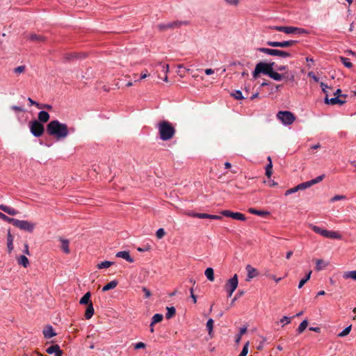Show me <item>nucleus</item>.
Masks as SVG:
<instances>
[{
	"label": "nucleus",
	"instance_id": "51",
	"mask_svg": "<svg viewBox=\"0 0 356 356\" xmlns=\"http://www.w3.org/2000/svg\"><path fill=\"white\" fill-rule=\"evenodd\" d=\"M291 321V318L288 317V316H283L280 319V323H282V326L290 323Z\"/></svg>",
	"mask_w": 356,
	"mask_h": 356
},
{
	"label": "nucleus",
	"instance_id": "31",
	"mask_svg": "<svg viewBox=\"0 0 356 356\" xmlns=\"http://www.w3.org/2000/svg\"><path fill=\"white\" fill-rule=\"evenodd\" d=\"M327 264H325L322 259H317L316 261V270L317 271H320L323 270L325 266H327Z\"/></svg>",
	"mask_w": 356,
	"mask_h": 356
},
{
	"label": "nucleus",
	"instance_id": "63",
	"mask_svg": "<svg viewBox=\"0 0 356 356\" xmlns=\"http://www.w3.org/2000/svg\"><path fill=\"white\" fill-rule=\"evenodd\" d=\"M268 160L269 161V163L266 165V170H272L273 165H272V161H271V159L270 156L268 157Z\"/></svg>",
	"mask_w": 356,
	"mask_h": 356
},
{
	"label": "nucleus",
	"instance_id": "59",
	"mask_svg": "<svg viewBox=\"0 0 356 356\" xmlns=\"http://www.w3.org/2000/svg\"><path fill=\"white\" fill-rule=\"evenodd\" d=\"M308 76L311 77L314 81L318 82L319 79L315 75V74L312 72L308 73Z\"/></svg>",
	"mask_w": 356,
	"mask_h": 356
},
{
	"label": "nucleus",
	"instance_id": "56",
	"mask_svg": "<svg viewBox=\"0 0 356 356\" xmlns=\"http://www.w3.org/2000/svg\"><path fill=\"white\" fill-rule=\"evenodd\" d=\"M28 101L29 102L31 105H35L38 108H42V106L38 102L33 101L31 98L29 97Z\"/></svg>",
	"mask_w": 356,
	"mask_h": 356
},
{
	"label": "nucleus",
	"instance_id": "58",
	"mask_svg": "<svg viewBox=\"0 0 356 356\" xmlns=\"http://www.w3.org/2000/svg\"><path fill=\"white\" fill-rule=\"evenodd\" d=\"M185 214L188 216L198 218V215H200V213H195L193 211H186L185 212Z\"/></svg>",
	"mask_w": 356,
	"mask_h": 356
},
{
	"label": "nucleus",
	"instance_id": "55",
	"mask_svg": "<svg viewBox=\"0 0 356 356\" xmlns=\"http://www.w3.org/2000/svg\"><path fill=\"white\" fill-rule=\"evenodd\" d=\"M320 86L321 87V89H322L323 92L324 93H325V95H327V89L329 88V86L327 85H326L325 83H324L323 82H321L320 83Z\"/></svg>",
	"mask_w": 356,
	"mask_h": 356
},
{
	"label": "nucleus",
	"instance_id": "30",
	"mask_svg": "<svg viewBox=\"0 0 356 356\" xmlns=\"http://www.w3.org/2000/svg\"><path fill=\"white\" fill-rule=\"evenodd\" d=\"M163 315L161 314H156L152 316L150 327H152L155 323H159L163 320Z\"/></svg>",
	"mask_w": 356,
	"mask_h": 356
},
{
	"label": "nucleus",
	"instance_id": "5",
	"mask_svg": "<svg viewBox=\"0 0 356 356\" xmlns=\"http://www.w3.org/2000/svg\"><path fill=\"white\" fill-rule=\"evenodd\" d=\"M13 225L16 227L28 232H33L35 227V223L27 220H18L16 218H15Z\"/></svg>",
	"mask_w": 356,
	"mask_h": 356
},
{
	"label": "nucleus",
	"instance_id": "42",
	"mask_svg": "<svg viewBox=\"0 0 356 356\" xmlns=\"http://www.w3.org/2000/svg\"><path fill=\"white\" fill-rule=\"evenodd\" d=\"M351 330V325H349L346 327L342 332L339 333L338 337H343L348 335Z\"/></svg>",
	"mask_w": 356,
	"mask_h": 356
},
{
	"label": "nucleus",
	"instance_id": "34",
	"mask_svg": "<svg viewBox=\"0 0 356 356\" xmlns=\"http://www.w3.org/2000/svg\"><path fill=\"white\" fill-rule=\"evenodd\" d=\"M176 310L174 307H167L165 317L167 319L171 318L175 314Z\"/></svg>",
	"mask_w": 356,
	"mask_h": 356
},
{
	"label": "nucleus",
	"instance_id": "57",
	"mask_svg": "<svg viewBox=\"0 0 356 356\" xmlns=\"http://www.w3.org/2000/svg\"><path fill=\"white\" fill-rule=\"evenodd\" d=\"M142 290L145 293V297L146 298H148L151 296V292L146 287H143Z\"/></svg>",
	"mask_w": 356,
	"mask_h": 356
},
{
	"label": "nucleus",
	"instance_id": "46",
	"mask_svg": "<svg viewBox=\"0 0 356 356\" xmlns=\"http://www.w3.org/2000/svg\"><path fill=\"white\" fill-rule=\"evenodd\" d=\"M248 211L252 214H254V215H257V216H263L265 213L264 211H263L257 210L253 208L249 209Z\"/></svg>",
	"mask_w": 356,
	"mask_h": 356
},
{
	"label": "nucleus",
	"instance_id": "3",
	"mask_svg": "<svg viewBox=\"0 0 356 356\" xmlns=\"http://www.w3.org/2000/svg\"><path fill=\"white\" fill-rule=\"evenodd\" d=\"M309 227L316 234H318L323 236L325 238H331V239H341V235L335 231H329L325 229H323L318 226L314 225L313 224H309Z\"/></svg>",
	"mask_w": 356,
	"mask_h": 356
},
{
	"label": "nucleus",
	"instance_id": "28",
	"mask_svg": "<svg viewBox=\"0 0 356 356\" xmlns=\"http://www.w3.org/2000/svg\"><path fill=\"white\" fill-rule=\"evenodd\" d=\"M60 242L62 250L66 254L70 253L69 241L67 239H60Z\"/></svg>",
	"mask_w": 356,
	"mask_h": 356
},
{
	"label": "nucleus",
	"instance_id": "9",
	"mask_svg": "<svg viewBox=\"0 0 356 356\" xmlns=\"http://www.w3.org/2000/svg\"><path fill=\"white\" fill-rule=\"evenodd\" d=\"M269 77L277 81H281L282 79H288L291 81H293L294 74L293 72L289 73L287 72L283 74H280L273 70Z\"/></svg>",
	"mask_w": 356,
	"mask_h": 356
},
{
	"label": "nucleus",
	"instance_id": "41",
	"mask_svg": "<svg viewBox=\"0 0 356 356\" xmlns=\"http://www.w3.org/2000/svg\"><path fill=\"white\" fill-rule=\"evenodd\" d=\"M313 185L310 180L298 184L299 190H304L311 187Z\"/></svg>",
	"mask_w": 356,
	"mask_h": 356
},
{
	"label": "nucleus",
	"instance_id": "21",
	"mask_svg": "<svg viewBox=\"0 0 356 356\" xmlns=\"http://www.w3.org/2000/svg\"><path fill=\"white\" fill-rule=\"evenodd\" d=\"M93 314H94V307H93L92 303L90 302L87 306V308H86V310L85 312V317L86 319L88 320L92 318Z\"/></svg>",
	"mask_w": 356,
	"mask_h": 356
},
{
	"label": "nucleus",
	"instance_id": "17",
	"mask_svg": "<svg viewBox=\"0 0 356 356\" xmlns=\"http://www.w3.org/2000/svg\"><path fill=\"white\" fill-rule=\"evenodd\" d=\"M115 256L119 258H122L129 263L134 262V259L130 256L129 251L118 252Z\"/></svg>",
	"mask_w": 356,
	"mask_h": 356
},
{
	"label": "nucleus",
	"instance_id": "8",
	"mask_svg": "<svg viewBox=\"0 0 356 356\" xmlns=\"http://www.w3.org/2000/svg\"><path fill=\"white\" fill-rule=\"evenodd\" d=\"M31 133L35 137L41 136L44 131V126L38 120H33L29 123Z\"/></svg>",
	"mask_w": 356,
	"mask_h": 356
},
{
	"label": "nucleus",
	"instance_id": "11",
	"mask_svg": "<svg viewBox=\"0 0 356 356\" xmlns=\"http://www.w3.org/2000/svg\"><path fill=\"white\" fill-rule=\"evenodd\" d=\"M274 63H266L264 62H259L256 65L259 67L260 73L268 75L269 76L273 69Z\"/></svg>",
	"mask_w": 356,
	"mask_h": 356
},
{
	"label": "nucleus",
	"instance_id": "12",
	"mask_svg": "<svg viewBox=\"0 0 356 356\" xmlns=\"http://www.w3.org/2000/svg\"><path fill=\"white\" fill-rule=\"evenodd\" d=\"M221 214L224 216L232 218L237 220L245 221L246 220L245 215L239 212H233L229 210H223L221 212Z\"/></svg>",
	"mask_w": 356,
	"mask_h": 356
},
{
	"label": "nucleus",
	"instance_id": "54",
	"mask_svg": "<svg viewBox=\"0 0 356 356\" xmlns=\"http://www.w3.org/2000/svg\"><path fill=\"white\" fill-rule=\"evenodd\" d=\"M158 65H161L162 72L167 74L169 71V65L168 64L162 65L161 63H158Z\"/></svg>",
	"mask_w": 356,
	"mask_h": 356
},
{
	"label": "nucleus",
	"instance_id": "18",
	"mask_svg": "<svg viewBox=\"0 0 356 356\" xmlns=\"http://www.w3.org/2000/svg\"><path fill=\"white\" fill-rule=\"evenodd\" d=\"M42 332H43L44 338H46V339H50L56 335V333L54 332L51 325L47 326L43 330Z\"/></svg>",
	"mask_w": 356,
	"mask_h": 356
},
{
	"label": "nucleus",
	"instance_id": "4",
	"mask_svg": "<svg viewBox=\"0 0 356 356\" xmlns=\"http://www.w3.org/2000/svg\"><path fill=\"white\" fill-rule=\"evenodd\" d=\"M277 118L286 126L292 124L296 120L295 115L291 112L287 111H279L277 113Z\"/></svg>",
	"mask_w": 356,
	"mask_h": 356
},
{
	"label": "nucleus",
	"instance_id": "26",
	"mask_svg": "<svg viewBox=\"0 0 356 356\" xmlns=\"http://www.w3.org/2000/svg\"><path fill=\"white\" fill-rule=\"evenodd\" d=\"M17 262L19 265H22L24 267H27L29 264V261L28 258L24 255L19 256L17 258Z\"/></svg>",
	"mask_w": 356,
	"mask_h": 356
},
{
	"label": "nucleus",
	"instance_id": "29",
	"mask_svg": "<svg viewBox=\"0 0 356 356\" xmlns=\"http://www.w3.org/2000/svg\"><path fill=\"white\" fill-rule=\"evenodd\" d=\"M343 277L344 279H353L354 280H356V270H351V271H346L343 274Z\"/></svg>",
	"mask_w": 356,
	"mask_h": 356
},
{
	"label": "nucleus",
	"instance_id": "47",
	"mask_svg": "<svg viewBox=\"0 0 356 356\" xmlns=\"http://www.w3.org/2000/svg\"><path fill=\"white\" fill-rule=\"evenodd\" d=\"M273 49H268L265 47H261L258 49V51L264 54H266L268 55L272 56Z\"/></svg>",
	"mask_w": 356,
	"mask_h": 356
},
{
	"label": "nucleus",
	"instance_id": "48",
	"mask_svg": "<svg viewBox=\"0 0 356 356\" xmlns=\"http://www.w3.org/2000/svg\"><path fill=\"white\" fill-rule=\"evenodd\" d=\"M165 234V232L163 228H159L156 232V236L159 239L162 238Z\"/></svg>",
	"mask_w": 356,
	"mask_h": 356
},
{
	"label": "nucleus",
	"instance_id": "7",
	"mask_svg": "<svg viewBox=\"0 0 356 356\" xmlns=\"http://www.w3.org/2000/svg\"><path fill=\"white\" fill-rule=\"evenodd\" d=\"M273 29L275 31L284 32L286 34H302L305 33V31L303 29L294 26H275Z\"/></svg>",
	"mask_w": 356,
	"mask_h": 356
},
{
	"label": "nucleus",
	"instance_id": "10",
	"mask_svg": "<svg viewBox=\"0 0 356 356\" xmlns=\"http://www.w3.org/2000/svg\"><path fill=\"white\" fill-rule=\"evenodd\" d=\"M186 22L181 21H175L172 22H168L166 24H161L158 25V28L160 31H165L167 29H175L181 26L183 24H186Z\"/></svg>",
	"mask_w": 356,
	"mask_h": 356
},
{
	"label": "nucleus",
	"instance_id": "38",
	"mask_svg": "<svg viewBox=\"0 0 356 356\" xmlns=\"http://www.w3.org/2000/svg\"><path fill=\"white\" fill-rule=\"evenodd\" d=\"M308 323L307 320L302 321L298 326V332L302 333L307 327Z\"/></svg>",
	"mask_w": 356,
	"mask_h": 356
},
{
	"label": "nucleus",
	"instance_id": "19",
	"mask_svg": "<svg viewBox=\"0 0 356 356\" xmlns=\"http://www.w3.org/2000/svg\"><path fill=\"white\" fill-rule=\"evenodd\" d=\"M0 209L10 216H15L19 213L16 209L4 204H0Z\"/></svg>",
	"mask_w": 356,
	"mask_h": 356
},
{
	"label": "nucleus",
	"instance_id": "36",
	"mask_svg": "<svg viewBox=\"0 0 356 356\" xmlns=\"http://www.w3.org/2000/svg\"><path fill=\"white\" fill-rule=\"evenodd\" d=\"M340 60L341 63L344 65V66L347 68H350L353 67L352 63L350 61V59L346 57H340Z\"/></svg>",
	"mask_w": 356,
	"mask_h": 356
},
{
	"label": "nucleus",
	"instance_id": "37",
	"mask_svg": "<svg viewBox=\"0 0 356 356\" xmlns=\"http://www.w3.org/2000/svg\"><path fill=\"white\" fill-rule=\"evenodd\" d=\"M113 264V263L111 261H102L99 264H97V268L99 269H102V268H109L111 265Z\"/></svg>",
	"mask_w": 356,
	"mask_h": 356
},
{
	"label": "nucleus",
	"instance_id": "39",
	"mask_svg": "<svg viewBox=\"0 0 356 356\" xmlns=\"http://www.w3.org/2000/svg\"><path fill=\"white\" fill-rule=\"evenodd\" d=\"M25 70H26V67L24 65H20V66H18V67L14 68L13 72L17 75H19V74L24 73Z\"/></svg>",
	"mask_w": 356,
	"mask_h": 356
},
{
	"label": "nucleus",
	"instance_id": "49",
	"mask_svg": "<svg viewBox=\"0 0 356 356\" xmlns=\"http://www.w3.org/2000/svg\"><path fill=\"white\" fill-rule=\"evenodd\" d=\"M232 96L236 99H242L244 98L242 95L241 91H240L238 90H235L234 92L232 93Z\"/></svg>",
	"mask_w": 356,
	"mask_h": 356
},
{
	"label": "nucleus",
	"instance_id": "62",
	"mask_svg": "<svg viewBox=\"0 0 356 356\" xmlns=\"http://www.w3.org/2000/svg\"><path fill=\"white\" fill-rule=\"evenodd\" d=\"M190 293H191V298L193 299V302H194V303H196V302H197V297H196V296H195V295H194V293H193V288L190 289Z\"/></svg>",
	"mask_w": 356,
	"mask_h": 356
},
{
	"label": "nucleus",
	"instance_id": "2",
	"mask_svg": "<svg viewBox=\"0 0 356 356\" xmlns=\"http://www.w3.org/2000/svg\"><path fill=\"white\" fill-rule=\"evenodd\" d=\"M157 127L160 138L162 140L165 141L171 139L175 134V128L168 121L163 120L160 122Z\"/></svg>",
	"mask_w": 356,
	"mask_h": 356
},
{
	"label": "nucleus",
	"instance_id": "15",
	"mask_svg": "<svg viewBox=\"0 0 356 356\" xmlns=\"http://www.w3.org/2000/svg\"><path fill=\"white\" fill-rule=\"evenodd\" d=\"M345 102H346L345 100H342V99H339V97H337V96L329 99L328 98V95H326V96L325 97V103L327 104H332V105L340 104V105H342Z\"/></svg>",
	"mask_w": 356,
	"mask_h": 356
},
{
	"label": "nucleus",
	"instance_id": "27",
	"mask_svg": "<svg viewBox=\"0 0 356 356\" xmlns=\"http://www.w3.org/2000/svg\"><path fill=\"white\" fill-rule=\"evenodd\" d=\"M204 275L209 281L213 282L214 280V273L212 268H207L204 271Z\"/></svg>",
	"mask_w": 356,
	"mask_h": 356
},
{
	"label": "nucleus",
	"instance_id": "6",
	"mask_svg": "<svg viewBox=\"0 0 356 356\" xmlns=\"http://www.w3.org/2000/svg\"><path fill=\"white\" fill-rule=\"evenodd\" d=\"M238 284V276L235 274L232 278L229 279L225 286L227 292V296L231 297L234 291L236 289Z\"/></svg>",
	"mask_w": 356,
	"mask_h": 356
},
{
	"label": "nucleus",
	"instance_id": "25",
	"mask_svg": "<svg viewBox=\"0 0 356 356\" xmlns=\"http://www.w3.org/2000/svg\"><path fill=\"white\" fill-rule=\"evenodd\" d=\"M117 285L118 282L116 280H113L103 286L102 291H107L108 290L113 289L115 288Z\"/></svg>",
	"mask_w": 356,
	"mask_h": 356
},
{
	"label": "nucleus",
	"instance_id": "43",
	"mask_svg": "<svg viewBox=\"0 0 356 356\" xmlns=\"http://www.w3.org/2000/svg\"><path fill=\"white\" fill-rule=\"evenodd\" d=\"M246 330H247L246 327H241L240 329L239 334H238V336L236 338V343H239V342H240V341L241 339L242 335L244 334L246 332Z\"/></svg>",
	"mask_w": 356,
	"mask_h": 356
},
{
	"label": "nucleus",
	"instance_id": "61",
	"mask_svg": "<svg viewBox=\"0 0 356 356\" xmlns=\"http://www.w3.org/2000/svg\"><path fill=\"white\" fill-rule=\"evenodd\" d=\"M145 347V344L143 342H138L137 343L135 344V349H140V348H144Z\"/></svg>",
	"mask_w": 356,
	"mask_h": 356
},
{
	"label": "nucleus",
	"instance_id": "13",
	"mask_svg": "<svg viewBox=\"0 0 356 356\" xmlns=\"http://www.w3.org/2000/svg\"><path fill=\"white\" fill-rule=\"evenodd\" d=\"M297 42L296 40H287L282 42H274V41H268L267 42V44L270 47H288L294 45Z\"/></svg>",
	"mask_w": 356,
	"mask_h": 356
},
{
	"label": "nucleus",
	"instance_id": "53",
	"mask_svg": "<svg viewBox=\"0 0 356 356\" xmlns=\"http://www.w3.org/2000/svg\"><path fill=\"white\" fill-rule=\"evenodd\" d=\"M345 199H346V196L342 195H337L334 196V197L330 200V201H331V202H335V201L342 200H345Z\"/></svg>",
	"mask_w": 356,
	"mask_h": 356
},
{
	"label": "nucleus",
	"instance_id": "45",
	"mask_svg": "<svg viewBox=\"0 0 356 356\" xmlns=\"http://www.w3.org/2000/svg\"><path fill=\"white\" fill-rule=\"evenodd\" d=\"M324 177H325V175H321L310 181H311L312 185H314V184H316L321 182L324 179Z\"/></svg>",
	"mask_w": 356,
	"mask_h": 356
},
{
	"label": "nucleus",
	"instance_id": "50",
	"mask_svg": "<svg viewBox=\"0 0 356 356\" xmlns=\"http://www.w3.org/2000/svg\"><path fill=\"white\" fill-rule=\"evenodd\" d=\"M248 345H249V343L247 342L243 349H242V351L241 352V353L239 354L238 356H246L247 354H248Z\"/></svg>",
	"mask_w": 356,
	"mask_h": 356
},
{
	"label": "nucleus",
	"instance_id": "52",
	"mask_svg": "<svg viewBox=\"0 0 356 356\" xmlns=\"http://www.w3.org/2000/svg\"><path fill=\"white\" fill-rule=\"evenodd\" d=\"M298 191H299V187H298V185L296 187L289 188L287 191H286L285 195H291V194L294 193H296V192H297Z\"/></svg>",
	"mask_w": 356,
	"mask_h": 356
},
{
	"label": "nucleus",
	"instance_id": "44",
	"mask_svg": "<svg viewBox=\"0 0 356 356\" xmlns=\"http://www.w3.org/2000/svg\"><path fill=\"white\" fill-rule=\"evenodd\" d=\"M29 39L33 41H42L43 40V38L41 35H38L36 34H30L29 36Z\"/></svg>",
	"mask_w": 356,
	"mask_h": 356
},
{
	"label": "nucleus",
	"instance_id": "64",
	"mask_svg": "<svg viewBox=\"0 0 356 356\" xmlns=\"http://www.w3.org/2000/svg\"><path fill=\"white\" fill-rule=\"evenodd\" d=\"M11 109L15 111H23V108L17 106H12Z\"/></svg>",
	"mask_w": 356,
	"mask_h": 356
},
{
	"label": "nucleus",
	"instance_id": "16",
	"mask_svg": "<svg viewBox=\"0 0 356 356\" xmlns=\"http://www.w3.org/2000/svg\"><path fill=\"white\" fill-rule=\"evenodd\" d=\"M49 354L54 353V356H62V351L58 345H54L48 347L46 350Z\"/></svg>",
	"mask_w": 356,
	"mask_h": 356
},
{
	"label": "nucleus",
	"instance_id": "32",
	"mask_svg": "<svg viewBox=\"0 0 356 356\" xmlns=\"http://www.w3.org/2000/svg\"><path fill=\"white\" fill-rule=\"evenodd\" d=\"M7 245L8 252H10L13 250V237L10 232H8V235Z\"/></svg>",
	"mask_w": 356,
	"mask_h": 356
},
{
	"label": "nucleus",
	"instance_id": "20",
	"mask_svg": "<svg viewBox=\"0 0 356 356\" xmlns=\"http://www.w3.org/2000/svg\"><path fill=\"white\" fill-rule=\"evenodd\" d=\"M272 56H280L282 58H287L291 56V54L289 52L275 49H273Z\"/></svg>",
	"mask_w": 356,
	"mask_h": 356
},
{
	"label": "nucleus",
	"instance_id": "35",
	"mask_svg": "<svg viewBox=\"0 0 356 356\" xmlns=\"http://www.w3.org/2000/svg\"><path fill=\"white\" fill-rule=\"evenodd\" d=\"M213 320L212 318H209L207 322V328L210 336H212L213 333Z\"/></svg>",
	"mask_w": 356,
	"mask_h": 356
},
{
	"label": "nucleus",
	"instance_id": "14",
	"mask_svg": "<svg viewBox=\"0 0 356 356\" xmlns=\"http://www.w3.org/2000/svg\"><path fill=\"white\" fill-rule=\"evenodd\" d=\"M245 270L247 271L246 281H250L259 275L258 270L250 264L246 266Z\"/></svg>",
	"mask_w": 356,
	"mask_h": 356
},
{
	"label": "nucleus",
	"instance_id": "23",
	"mask_svg": "<svg viewBox=\"0 0 356 356\" xmlns=\"http://www.w3.org/2000/svg\"><path fill=\"white\" fill-rule=\"evenodd\" d=\"M198 218H207V219H211V220H220L221 219L220 216L217 215H211L208 213H200V215H198Z\"/></svg>",
	"mask_w": 356,
	"mask_h": 356
},
{
	"label": "nucleus",
	"instance_id": "60",
	"mask_svg": "<svg viewBox=\"0 0 356 356\" xmlns=\"http://www.w3.org/2000/svg\"><path fill=\"white\" fill-rule=\"evenodd\" d=\"M259 74H261V73L259 70V67H257V66L256 65L254 70L252 72V76L254 79H256L259 76Z\"/></svg>",
	"mask_w": 356,
	"mask_h": 356
},
{
	"label": "nucleus",
	"instance_id": "40",
	"mask_svg": "<svg viewBox=\"0 0 356 356\" xmlns=\"http://www.w3.org/2000/svg\"><path fill=\"white\" fill-rule=\"evenodd\" d=\"M0 219L11 224H13L15 220V218H10L1 212H0Z\"/></svg>",
	"mask_w": 356,
	"mask_h": 356
},
{
	"label": "nucleus",
	"instance_id": "33",
	"mask_svg": "<svg viewBox=\"0 0 356 356\" xmlns=\"http://www.w3.org/2000/svg\"><path fill=\"white\" fill-rule=\"evenodd\" d=\"M312 271H309L304 278H302L298 284V288L301 289L304 284L310 279L311 277Z\"/></svg>",
	"mask_w": 356,
	"mask_h": 356
},
{
	"label": "nucleus",
	"instance_id": "22",
	"mask_svg": "<svg viewBox=\"0 0 356 356\" xmlns=\"http://www.w3.org/2000/svg\"><path fill=\"white\" fill-rule=\"evenodd\" d=\"M49 119V114L44 111H41L38 113V120L41 122H47Z\"/></svg>",
	"mask_w": 356,
	"mask_h": 356
},
{
	"label": "nucleus",
	"instance_id": "24",
	"mask_svg": "<svg viewBox=\"0 0 356 356\" xmlns=\"http://www.w3.org/2000/svg\"><path fill=\"white\" fill-rule=\"evenodd\" d=\"M90 296L91 293L90 292H87L84 294V296L80 299L79 303L81 305H88L89 303L92 302L90 301Z\"/></svg>",
	"mask_w": 356,
	"mask_h": 356
},
{
	"label": "nucleus",
	"instance_id": "1",
	"mask_svg": "<svg viewBox=\"0 0 356 356\" xmlns=\"http://www.w3.org/2000/svg\"><path fill=\"white\" fill-rule=\"evenodd\" d=\"M47 132L49 136H54L57 140H63L67 137L70 129L65 123H61L57 120H51L47 126Z\"/></svg>",
	"mask_w": 356,
	"mask_h": 356
}]
</instances>
